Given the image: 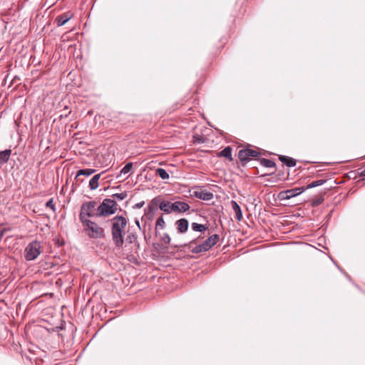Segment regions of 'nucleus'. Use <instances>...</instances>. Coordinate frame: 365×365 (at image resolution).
<instances>
[{
  "label": "nucleus",
  "mask_w": 365,
  "mask_h": 365,
  "mask_svg": "<svg viewBox=\"0 0 365 365\" xmlns=\"http://www.w3.org/2000/svg\"><path fill=\"white\" fill-rule=\"evenodd\" d=\"M249 147L242 149L238 153V158L240 160L242 165H245L247 162L251 160V158L258 160L259 157L262 155L259 149L254 150Z\"/></svg>",
  "instance_id": "nucleus-4"
},
{
  "label": "nucleus",
  "mask_w": 365,
  "mask_h": 365,
  "mask_svg": "<svg viewBox=\"0 0 365 365\" xmlns=\"http://www.w3.org/2000/svg\"><path fill=\"white\" fill-rule=\"evenodd\" d=\"M135 222H136V225L140 227V223H139V222H138V220H136V221H135Z\"/></svg>",
  "instance_id": "nucleus-36"
},
{
  "label": "nucleus",
  "mask_w": 365,
  "mask_h": 365,
  "mask_svg": "<svg viewBox=\"0 0 365 365\" xmlns=\"http://www.w3.org/2000/svg\"><path fill=\"white\" fill-rule=\"evenodd\" d=\"M231 205H232V210H234V212L235 213V218L238 221H241L242 219V212L240 205L235 200L231 201Z\"/></svg>",
  "instance_id": "nucleus-16"
},
{
  "label": "nucleus",
  "mask_w": 365,
  "mask_h": 365,
  "mask_svg": "<svg viewBox=\"0 0 365 365\" xmlns=\"http://www.w3.org/2000/svg\"><path fill=\"white\" fill-rule=\"evenodd\" d=\"M359 175L361 176V177H364L365 176V169L364 170H362L360 173H359Z\"/></svg>",
  "instance_id": "nucleus-35"
},
{
  "label": "nucleus",
  "mask_w": 365,
  "mask_h": 365,
  "mask_svg": "<svg viewBox=\"0 0 365 365\" xmlns=\"http://www.w3.org/2000/svg\"><path fill=\"white\" fill-rule=\"evenodd\" d=\"M173 208V212H185L190 209V205L182 201H176L173 202L171 205Z\"/></svg>",
  "instance_id": "nucleus-9"
},
{
  "label": "nucleus",
  "mask_w": 365,
  "mask_h": 365,
  "mask_svg": "<svg viewBox=\"0 0 365 365\" xmlns=\"http://www.w3.org/2000/svg\"><path fill=\"white\" fill-rule=\"evenodd\" d=\"M96 206V201H88L83 202L81 207V212L79 214L80 221L88 220V217H96V213L94 212Z\"/></svg>",
  "instance_id": "nucleus-6"
},
{
  "label": "nucleus",
  "mask_w": 365,
  "mask_h": 365,
  "mask_svg": "<svg viewBox=\"0 0 365 365\" xmlns=\"http://www.w3.org/2000/svg\"><path fill=\"white\" fill-rule=\"evenodd\" d=\"M194 244H196V240H191L189 244H185L183 246L185 247H188V249L190 250V251L192 252V253H195V254H198V253H200V252H207V248L205 247V246L203 245V243L200 244V245H196L195 247H192V245Z\"/></svg>",
  "instance_id": "nucleus-8"
},
{
  "label": "nucleus",
  "mask_w": 365,
  "mask_h": 365,
  "mask_svg": "<svg viewBox=\"0 0 365 365\" xmlns=\"http://www.w3.org/2000/svg\"><path fill=\"white\" fill-rule=\"evenodd\" d=\"M10 230L11 228L2 227V225H0V240L2 238L4 233L7 231H9Z\"/></svg>",
  "instance_id": "nucleus-33"
},
{
  "label": "nucleus",
  "mask_w": 365,
  "mask_h": 365,
  "mask_svg": "<svg viewBox=\"0 0 365 365\" xmlns=\"http://www.w3.org/2000/svg\"><path fill=\"white\" fill-rule=\"evenodd\" d=\"M327 181V179L317 180L313 181L312 182L309 183L304 187L306 188V190H307V189H310L312 187H315L322 185L324 184Z\"/></svg>",
  "instance_id": "nucleus-24"
},
{
  "label": "nucleus",
  "mask_w": 365,
  "mask_h": 365,
  "mask_svg": "<svg viewBox=\"0 0 365 365\" xmlns=\"http://www.w3.org/2000/svg\"><path fill=\"white\" fill-rule=\"evenodd\" d=\"M191 227L194 231L200 232H205L208 228L206 225L198 224L197 222H192Z\"/></svg>",
  "instance_id": "nucleus-23"
},
{
  "label": "nucleus",
  "mask_w": 365,
  "mask_h": 365,
  "mask_svg": "<svg viewBox=\"0 0 365 365\" xmlns=\"http://www.w3.org/2000/svg\"><path fill=\"white\" fill-rule=\"evenodd\" d=\"M145 205V202L144 201H141L140 202H138L136 203L135 205H134V208H137V209H140L141 207H143V205Z\"/></svg>",
  "instance_id": "nucleus-34"
},
{
  "label": "nucleus",
  "mask_w": 365,
  "mask_h": 365,
  "mask_svg": "<svg viewBox=\"0 0 365 365\" xmlns=\"http://www.w3.org/2000/svg\"><path fill=\"white\" fill-rule=\"evenodd\" d=\"M260 164L265 168H275L276 163L269 159L266 158H258Z\"/></svg>",
  "instance_id": "nucleus-21"
},
{
  "label": "nucleus",
  "mask_w": 365,
  "mask_h": 365,
  "mask_svg": "<svg viewBox=\"0 0 365 365\" xmlns=\"http://www.w3.org/2000/svg\"><path fill=\"white\" fill-rule=\"evenodd\" d=\"M161 241L163 242V243L168 245L170 244L171 239L168 234L165 233L161 238Z\"/></svg>",
  "instance_id": "nucleus-31"
},
{
  "label": "nucleus",
  "mask_w": 365,
  "mask_h": 365,
  "mask_svg": "<svg viewBox=\"0 0 365 365\" xmlns=\"http://www.w3.org/2000/svg\"><path fill=\"white\" fill-rule=\"evenodd\" d=\"M95 172H96L95 169H91V168L79 170L77 172L76 179H77L78 177H79L80 175L89 176V175L93 174Z\"/></svg>",
  "instance_id": "nucleus-22"
},
{
  "label": "nucleus",
  "mask_w": 365,
  "mask_h": 365,
  "mask_svg": "<svg viewBox=\"0 0 365 365\" xmlns=\"http://www.w3.org/2000/svg\"><path fill=\"white\" fill-rule=\"evenodd\" d=\"M172 204V202L165 201L160 197V210L163 211L165 213L170 214L173 212V208L171 207Z\"/></svg>",
  "instance_id": "nucleus-14"
},
{
  "label": "nucleus",
  "mask_w": 365,
  "mask_h": 365,
  "mask_svg": "<svg viewBox=\"0 0 365 365\" xmlns=\"http://www.w3.org/2000/svg\"><path fill=\"white\" fill-rule=\"evenodd\" d=\"M192 196L206 201L210 200L213 198V194L207 190H195L192 194Z\"/></svg>",
  "instance_id": "nucleus-10"
},
{
  "label": "nucleus",
  "mask_w": 365,
  "mask_h": 365,
  "mask_svg": "<svg viewBox=\"0 0 365 365\" xmlns=\"http://www.w3.org/2000/svg\"><path fill=\"white\" fill-rule=\"evenodd\" d=\"M110 222L112 240L115 247L120 249L124 244V235L128 221L123 216L117 215L113 217Z\"/></svg>",
  "instance_id": "nucleus-1"
},
{
  "label": "nucleus",
  "mask_w": 365,
  "mask_h": 365,
  "mask_svg": "<svg viewBox=\"0 0 365 365\" xmlns=\"http://www.w3.org/2000/svg\"><path fill=\"white\" fill-rule=\"evenodd\" d=\"M232 148L230 146L225 147L222 150L217 153L218 157H225L230 161H232L233 158L232 156Z\"/></svg>",
  "instance_id": "nucleus-17"
},
{
  "label": "nucleus",
  "mask_w": 365,
  "mask_h": 365,
  "mask_svg": "<svg viewBox=\"0 0 365 365\" xmlns=\"http://www.w3.org/2000/svg\"><path fill=\"white\" fill-rule=\"evenodd\" d=\"M11 155V150L6 149L0 152V166L6 163Z\"/></svg>",
  "instance_id": "nucleus-18"
},
{
  "label": "nucleus",
  "mask_w": 365,
  "mask_h": 365,
  "mask_svg": "<svg viewBox=\"0 0 365 365\" xmlns=\"http://www.w3.org/2000/svg\"><path fill=\"white\" fill-rule=\"evenodd\" d=\"M117 202L112 199L106 198L98 207L96 217H107L113 215L117 211Z\"/></svg>",
  "instance_id": "nucleus-3"
},
{
  "label": "nucleus",
  "mask_w": 365,
  "mask_h": 365,
  "mask_svg": "<svg viewBox=\"0 0 365 365\" xmlns=\"http://www.w3.org/2000/svg\"><path fill=\"white\" fill-rule=\"evenodd\" d=\"M46 206L47 207H49L51 208L53 211H55L56 210V207H55V205L53 203V199H50L48 201L46 202Z\"/></svg>",
  "instance_id": "nucleus-32"
},
{
  "label": "nucleus",
  "mask_w": 365,
  "mask_h": 365,
  "mask_svg": "<svg viewBox=\"0 0 365 365\" xmlns=\"http://www.w3.org/2000/svg\"><path fill=\"white\" fill-rule=\"evenodd\" d=\"M279 160L283 163L285 164L287 167L292 168L296 165V160L286 155H279Z\"/></svg>",
  "instance_id": "nucleus-15"
},
{
  "label": "nucleus",
  "mask_w": 365,
  "mask_h": 365,
  "mask_svg": "<svg viewBox=\"0 0 365 365\" xmlns=\"http://www.w3.org/2000/svg\"><path fill=\"white\" fill-rule=\"evenodd\" d=\"M156 173L159 175V177L163 180H167L169 178V174L168 172L163 168H158L156 170Z\"/></svg>",
  "instance_id": "nucleus-25"
},
{
  "label": "nucleus",
  "mask_w": 365,
  "mask_h": 365,
  "mask_svg": "<svg viewBox=\"0 0 365 365\" xmlns=\"http://www.w3.org/2000/svg\"><path fill=\"white\" fill-rule=\"evenodd\" d=\"M324 200V198L322 195L317 197L311 200L310 204L313 207L318 206L321 205Z\"/></svg>",
  "instance_id": "nucleus-26"
},
{
  "label": "nucleus",
  "mask_w": 365,
  "mask_h": 365,
  "mask_svg": "<svg viewBox=\"0 0 365 365\" xmlns=\"http://www.w3.org/2000/svg\"><path fill=\"white\" fill-rule=\"evenodd\" d=\"M269 175V174H264V175H262V176L263 177V176H267V175Z\"/></svg>",
  "instance_id": "nucleus-37"
},
{
  "label": "nucleus",
  "mask_w": 365,
  "mask_h": 365,
  "mask_svg": "<svg viewBox=\"0 0 365 365\" xmlns=\"http://www.w3.org/2000/svg\"><path fill=\"white\" fill-rule=\"evenodd\" d=\"M175 225L179 233H185L188 229L189 222L187 219L182 218L177 220Z\"/></svg>",
  "instance_id": "nucleus-12"
},
{
  "label": "nucleus",
  "mask_w": 365,
  "mask_h": 365,
  "mask_svg": "<svg viewBox=\"0 0 365 365\" xmlns=\"http://www.w3.org/2000/svg\"><path fill=\"white\" fill-rule=\"evenodd\" d=\"M305 190L306 188L304 187H294L290 190L280 192L279 197L281 200H289L302 194Z\"/></svg>",
  "instance_id": "nucleus-7"
},
{
  "label": "nucleus",
  "mask_w": 365,
  "mask_h": 365,
  "mask_svg": "<svg viewBox=\"0 0 365 365\" xmlns=\"http://www.w3.org/2000/svg\"><path fill=\"white\" fill-rule=\"evenodd\" d=\"M41 252V245L37 240L30 242L25 249V259L31 261L36 259Z\"/></svg>",
  "instance_id": "nucleus-5"
},
{
  "label": "nucleus",
  "mask_w": 365,
  "mask_h": 365,
  "mask_svg": "<svg viewBox=\"0 0 365 365\" xmlns=\"http://www.w3.org/2000/svg\"><path fill=\"white\" fill-rule=\"evenodd\" d=\"M165 226V222L164 221V219L163 217V216L161 215L160 217H159L156 221V223H155V229H158V227L160 228V229H163Z\"/></svg>",
  "instance_id": "nucleus-29"
},
{
  "label": "nucleus",
  "mask_w": 365,
  "mask_h": 365,
  "mask_svg": "<svg viewBox=\"0 0 365 365\" xmlns=\"http://www.w3.org/2000/svg\"><path fill=\"white\" fill-rule=\"evenodd\" d=\"M112 197H113L114 199H117L118 200H123L127 197V192H123L120 193H115L112 195Z\"/></svg>",
  "instance_id": "nucleus-30"
},
{
  "label": "nucleus",
  "mask_w": 365,
  "mask_h": 365,
  "mask_svg": "<svg viewBox=\"0 0 365 365\" xmlns=\"http://www.w3.org/2000/svg\"><path fill=\"white\" fill-rule=\"evenodd\" d=\"M126 242L132 244V243H136L138 242V237L137 235L135 233H130L125 239Z\"/></svg>",
  "instance_id": "nucleus-27"
},
{
  "label": "nucleus",
  "mask_w": 365,
  "mask_h": 365,
  "mask_svg": "<svg viewBox=\"0 0 365 365\" xmlns=\"http://www.w3.org/2000/svg\"><path fill=\"white\" fill-rule=\"evenodd\" d=\"M81 222L83 225L84 232L90 238L101 239L105 237L104 229L96 222L90 220H84L81 221Z\"/></svg>",
  "instance_id": "nucleus-2"
},
{
  "label": "nucleus",
  "mask_w": 365,
  "mask_h": 365,
  "mask_svg": "<svg viewBox=\"0 0 365 365\" xmlns=\"http://www.w3.org/2000/svg\"><path fill=\"white\" fill-rule=\"evenodd\" d=\"M133 168V163H128L120 170V174L126 175L128 173L131 169Z\"/></svg>",
  "instance_id": "nucleus-28"
},
{
  "label": "nucleus",
  "mask_w": 365,
  "mask_h": 365,
  "mask_svg": "<svg viewBox=\"0 0 365 365\" xmlns=\"http://www.w3.org/2000/svg\"><path fill=\"white\" fill-rule=\"evenodd\" d=\"M219 235L217 234H214L209 237L205 241H204L202 243L207 248V250L208 251L210 249H211L219 241Z\"/></svg>",
  "instance_id": "nucleus-13"
},
{
  "label": "nucleus",
  "mask_w": 365,
  "mask_h": 365,
  "mask_svg": "<svg viewBox=\"0 0 365 365\" xmlns=\"http://www.w3.org/2000/svg\"><path fill=\"white\" fill-rule=\"evenodd\" d=\"M73 17V14L68 11L56 17L55 22L58 26H61L67 23Z\"/></svg>",
  "instance_id": "nucleus-11"
},
{
  "label": "nucleus",
  "mask_w": 365,
  "mask_h": 365,
  "mask_svg": "<svg viewBox=\"0 0 365 365\" xmlns=\"http://www.w3.org/2000/svg\"><path fill=\"white\" fill-rule=\"evenodd\" d=\"M101 174L95 175L89 181V187L91 190H96L98 187V181Z\"/></svg>",
  "instance_id": "nucleus-20"
},
{
  "label": "nucleus",
  "mask_w": 365,
  "mask_h": 365,
  "mask_svg": "<svg viewBox=\"0 0 365 365\" xmlns=\"http://www.w3.org/2000/svg\"><path fill=\"white\" fill-rule=\"evenodd\" d=\"M158 207H160V197H157L153 198L150 203L148 205V212L153 214L157 210Z\"/></svg>",
  "instance_id": "nucleus-19"
}]
</instances>
